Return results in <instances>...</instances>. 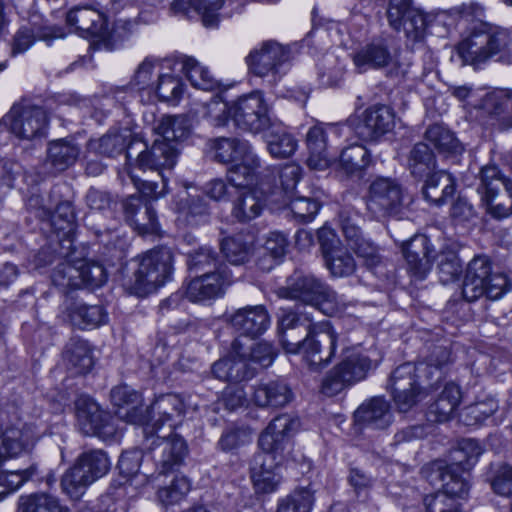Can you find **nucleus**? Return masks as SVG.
<instances>
[{
	"label": "nucleus",
	"instance_id": "f704fd0d",
	"mask_svg": "<svg viewBox=\"0 0 512 512\" xmlns=\"http://www.w3.org/2000/svg\"><path fill=\"white\" fill-rule=\"evenodd\" d=\"M422 187L424 199L436 206H442L456 191L455 179L445 171H434L426 176Z\"/></svg>",
	"mask_w": 512,
	"mask_h": 512
},
{
	"label": "nucleus",
	"instance_id": "f3484780",
	"mask_svg": "<svg viewBox=\"0 0 512 512\" xmlns=\"http://www.w3.org/2000/svg\"><path fill=\"white\" fill-rule=\"evenodd\" d=\"M386 14L390 27L403 30L412 41L421 40L431 23L430 17L414 6L413 0H390Z\"/></svg>",
	"mask_w": 512,
	"mask_h": 512
},
{
	"label": "nucleus",
	"instance_id": "6ab92c4d",
	"mask_svg": "<svg viewBox=\"0 0 512 512\" xmlns=\"http://www.w3.org/2000/svg\"><path fill=\"white\" fill-rule=\"evenodd\" d=\"M150 446V459L157 475H167L179 469L188 454L186 441L178 434L160 436L158 433Z\"/></svg>",
	"mask_w": 512,
	"mask_h": 512
},
{
	"label": "nucleus",
	"instance_id": "338daca9",
	"mask_svg": "<svg viewBox=\"0 0 512 512\" xmlns=\"http://www.w3.org/2000/svg\"><path fill=\"white\" fill-rule=\"evenodd\" d=\"M487 481L495 494L512 497V466L510 464L500 463L491 467Z\"/></svg>",
	"mask_w": 512,
	"mask_h": 512
},
{
	"label": "nucleus",
	"instance_id": "49530a36",
	"mask_svg": "<svg viewBox=\"0 0 512 512\" xmlns=\"http://www.w3.org/2000/svg\"><path fill=\"white\" fill-rule=\"evenodd\" d=\"M264 208L261 192L254 189H244L238 192L233 202L232 216L239 222L246 223L257 218Z\"/></svg>",
	"mask_w": 512,
	"mask_h": 512
},
{
	"label": "nucleus",
	"instance_id": "680f3d73",
	"mask_svg": "<svg viewBox=\"0 0 512 512\" xmlns=\"http://www.w3.org/2000/svg\"><path fill=\"white\" fill-rule=\"evenodd\" d=\"M27 444V437L20 428H0V465L7 458L21 454L26 449Z\"/></svg>",
	"mask_w": 512,
	"mask_h": 512
},
{
	"label": "nucleus",
	"instance_id": "09e8293b",
	"mask_svg": "<svg viewBox=\"0 0 512 512\" xmlns=\"http://www.w3.org/2000/svg\"><path fill=\"white\" fill-rule=\"evenodd\" d=\"M371 161V154L365 146L353 144L342 150L339 166L347 176L361 177Z\"/></svg>",
	"mask_w": 512,
	"mask_h": 512
},
{
	"label": "nucleus",
	"instance_id": "8fccbe9b",
	"mask_svg": "<svg viewBox=\"0 0 512 512\" xmlns=\"http://www.w3.org/2000/svg\"><path fill=\"white\" fill-rule=\"evenodd\" d=\"M51 226L57 232L59 237L69 243L68 249L72 246V237L76 229V215L72 203L69 201L60 202L54 211L50 212L48 218Z\"/></svg>",
	"mask_w": 512,
	"mask_h": 512
},
{
	"label": "nucleus",
	"instance_id": "79ce46f5",
	"mask_svg": "<svg viewBox=\"0 0 512 512\" xmlns=\"http://www.w3.org/2000/svg\"><path fill=\"white\" fill-rule=\"evenodd\" d=\"M253 399L258 407H283L292 401L293 392L286 382L274 380L259 384Z\"/></svg>",
	"mask_w": 512,
	"mask_h": 512
},
{
	"label": "nucleus",
	"instance_id": "4be33fe9",
	"mask_svg": "<svg viewBox=\"0 0 512 512\" xmlns=\"http://www.w3.org/2000/svg\"><path fill=\"white\" fill-rule=\"evenodd\" d=\"M66 22L73 26L81 37L95 39L104 44L110 37L105 15L90 6L72 8L67 13Z\"/></svg>",
	"mask_w": 512,
	"mask_h": 512
},
{
	"label": "nucleus",
	"instance_id": "f257e3e1",
	"mask_svg": "<svg viewBox=\"0 0 512 512\" xmlns=\"http://www.w3.org/2000/svg\"><path fill=\"white\" fill-rule=\"evenodd\" d=\"M278 333L288 353L302 355L310 371H320L335 355L337 334L328 324H314L312 317L293 309L282 310Z\"/></svg>",
	"mask_w": 512,
	"mask_h": 512
},
{
	"label": "nucleus",
	"instance_id": "39448f33",
	"mask_svg": "<svg viewBox=\"0 0 512 512\" xmlns=\"http://www.w3.org/2000/svg\"><path fill=\"white\" fill-rule=\"evenodd\" d=\"M277 295L283 299L299 301L319 310L326 316L344 313L352 302L338 295L327 283L311 273L295 270L286 279L285 286L277 289Z\"/></svg>",
	"mask_w": 512,
	"mask_h": 512
},
{
	"label": "nucleus",
	"instance_id": "c756f323",
	"mask_svg": "<svg viewBox=\"0 0 512 512\" xmlns=\"http://www.w3.org/2000/svg\"><path fill=\"white\" fill-rule=\"evenodd\" d=\"M111 401L117 407V418L128 423L141 424L147 422V415L142 408V397L139 392L128 385H120L111 390Z\"/></svg>",
	"mask_w": 512,
	"mask_h": 512
},
{
	"label": "nucleus",
	"instance_id": "a878e982",
	"mask_svg": "<svg viewBox=\"0 0 512 512\" xmlns=\"http://www.w3.org/2000/svg\"><path fill=\"white\" fill-rule=\"evenodd\" d=\"M480 109L497 130L512 129V89H496L487 93L481 99Z\"/></svg>",
	"mask_w": 512,
	"mask_h": 512
},
{
	"label": "nucleus",
	"instance_id": "6e6552de",
	"mask_svg": "<svg viewBox=\"0 0 512 512\" xmlns=\"http://www.w3.org/2000/svg\"><path fill=\"white\" fill-rule=\"evenodd\" d=\"M508 289L507 277L492 272V263L487 256H476L469 262L462 285V296L467 302H474L482 296L497 300Z\"/></svg>",
	"mask_w": 512,
	"mask_h": 512
},
{
	"label": "nucleus",
	"instance_id": "20e7f679",
	"mask_svg": "<svg viewBox=\"0 0 512 512\" xmlns=\"http://www.w3.org/2000/svg\"><path fill=\"white\" fill-rule=\"evenodd\" d=\"M465 64L479 68L490 59L502 64H512V30L486 22L476 24L457 47Z\"/></svg>",
	"mask_w": 512,
	"mask_h": 512
},
{
	"label": "nucleus",
	"instance_id": "9d476101",
	"mask_svg": "<svg viewBox=\"0 0 512 512\" xmlns=\"http://www.w3.org/2000/svg\"><path fill=\"white\" fill-rule=\"evenodd\" d=\"M223 113H228L237 128L252 134L266 130L272 123L270 108L261 92H252L225 104Z\"/></svg>",
	"mask_w": 512,
	"mask_h": 512
},
{
	"label": "nucleus",
	"instance_id": "b1692460",
	"mask_svg": "<svg viewBox=\"0 0 512 512\" xmlns=\"http://www.w3.org/2000/svg\"><path fill=\"white\" fill-rule=\"evenodd\" d=\"M402 253L408 271L417 280H423L431 270L436 250L425 234H415L402 244Z\"/></svg>",
	"mask_w": 512,
	"mask_h": 512
},
{
	"label": "nucleus",
	"instance_id": "c03bdc74",
	"mask_svg": "<svg viewBox=\"0 0 512 512\" xmlns=\"http://www.w3.org/2000/svg\"><path fill=\"white\" fill-rule=\"evenodd\" d=\"M437 159L430 146L423 142L415 143L407 155V169L418 180L424 179L436 171Z\"/></svg>",
	"mask_w": 512,
	"mask_h": 512
},
{
	"label": "nucleus",
	"instance_id": "423d86ee",
	"mask_svg": "<svg viewBox=\"0 0 512 512\" xmlns=\"http://www.w3.org/2000/svg\"><path fill=\"white\" fill-rule=\"evenodd\" d=\"M79 99L72 95H57L45 101V107L25 101L15 103L0 120L4 127L17 139L28 142H41L46 139L49 129L47 110H53V104L76 105Z\"/></svg>",
	"mask_w": 512,
	"mask_h": 512
},
{
	"label": "nucleus",
	"instance_id": "4c0bfd02",
	"mask_svg": "<svg viewBox=\"0 0 512 512\" xmlns=\"http://www.w3.org/2000/svg\"><path fill=\"white\" fill-rule=\"evenodd\" d=\"M63 359L74 374L85 375L94 365L92 348L88 341L80 337H71L63 350Z\"/></svg>",
	"mask_w": 512,
	"mask_h": 512
},
{
	"label": "nucleus",
	"instance_id": "7ed1b4c3",
	"mask_svg": "<svg viewBox=\"0 0 512 512\" xmlns=\"http://www.w3.org/2000/svg\"><path fill=\"white\" fill-rule=\"evenodd\" d=\"M186 263L192 279L188 282L185 293L192 302L219 298L234 281L229 267L210 246H200L189 252Z\"/></svg>",
	"mask_w": 512,
	"mask_h": 512
},
{
	"label": "nucleus",
	"instance_id": "0e129e2a",
	"mask_svg": "<svg viewBox=\"0 0 512 512\" xmlns=\"http://www.w3.org/2000/svg\"><path fill=\"white\" fill-rule=\"evenodd\" d=\"M221 252L233 265H243L248 262L252 246L242 236L224 238L220 243Z\"/></svg>",
	"mask_w": 512,
	"mask_h": 512
},
{
	"label": "nucleus",
	"instance_id": "c9c22d12",
	"mask_svg": "<svg viewBox=\"0 0 512 512\" xmlns=\"http://www.w3.org/2000/svg\"><path fill=\"white\" fill-rule=\"evenodd\" d=\"M353 62L360 73L369 69H381L392 62V55L383 40L372 41L358 49L353 55Z\"/></svg>",
	"mask_w": 512,
	"mask_h": 512
},
{
	"label": "nucleus",
	"instance_id": "864d4df0",
	"mask_svg": "<svg viewBox=\"0 0 512 512\" xmlns=\"http://www.w3.org/2000/svg\"><path fill=\"white\" fill-rule=\"evenodd\" d=\"M63 258L64 260L54 268L51 281L55 287L66 294L69 290L78 288V260L73 257L71 252L63 254Z\"/></svg>",
	"mask_w": 512,
	"mask_h": 512
},
{
	"label": "nucleus",
	"instance_id": "f8f14e48",
	"mask_svg": "<svg viewBox=\"0 0 512 512\" xmlns=\"http://www.w3.org/2000/svg\"><path fill=\"white\" fill-rule=\"evenodd\" d=\"M427 366L423 363L406 362L392 372L390 377V388L393 400L400 412H408L414 407L422 393V377Z\"/></svg>",
	"mask_w": 512,
	"mask_h": 512
},
{
	"label": "nucleus",
	"instance_id": "37998d69",
	"mask_svg": "<svg viewBox=\"0 0 512 512\" xmlns=\"http://www.w3.org/2000/svg\"><path fill=\"white\" fill-rule=\"evenodd\" d=\"M260 167L261 160L252 147L239 158L238 162L230 164L227 180L232 186L244 190L254 182L256 171Z\"/></svg>",
	"mask_w": 512,
	"mask_h": 512
},
{
	"label": "nucleus",
	"instance_id": "603ef678",
	"mask_svg": "<svg viewBox=\"0 0 512 512\" xmlns=\"http://www.w3.org/2000/svg\"><path fill=\"white\" fill-rule=\"evenodd\" d=\"M19 512H70L68 506L49 493L38 492L21 496L19 499Z\"/></svg>",
	"mask_w": 512,
	"mask_h": 512
},
{
	"label": "nucleus",
	"instance_id": "72a5a7b5",
	"mask_svg": "<svg viewBox=\"0 0 512 512\" xmlns=\"http://www.w3.org/2000/svg\"><path fill=\"white\" fill-rule=\"evenodd\" d=\"M223 3L224 0H174L171 9L175 14L189 19L198 15L205 27L213 28L218 26L219 10Z\"/></svg>",
	"mask_w": 512,
	"mask_h": 512
},
{
	"label": "nucleus",
	"instance_id": "2eb2a0df",
	"mask_svg": "<svg viewBox=\"0 0 512 512\" xmlns=\"http://www.w3.org/2000/svg\"><path fill=\"white\" fill-rule=\"evenodd\" d=\"M291 59V50L276 41L263 42L259 48L253 49L246 57L248 70L255 76L272 75L276 81L286 73Z\"/></svg>",
	"mask_w": 512,
	"mask_h": 512
},
{
	"label": "nucleus",
	"instance_id": "5701e85b",
	"mask_svg": "<svg viewBox=\"0 0 512 512\" xmlns=\"http://www.w3.org/2000/svg\"><path fill=\"white\" fill-rule=\"evenodd\" d=\"M318 238L325 263L334 277H349L357 268L352 254L335 241L331 230L322 228L318 231Z\"/></svg>",
	"mask_w": 512,
	"mask_h": 512
},
{
	"label": "nucleus",
	"instance_id": "774afa93",
	"mask_svg": "<svg viewBox=\"0 0 512 512\" xmlns=\"http://www.w3.org/2000/svg\"><path fill=\"white\" fill-rule=\"evenodd\" d=\"M191 483L185 476H175L171 483L157 491L158 500L165 506L175 505L185 499Z\"/></svg>",
	"mask_w": 512,
	"mask_h": 512
},
{
	"label": "nucleus",
	"instance_id": "473e14b6",
	"mask_svg": "<svg viewBox=\"0 0 512 512\" xmlns=\"http://www.w3.org/2000/svg\"><path fill=\"white\" fill-rule=\"evenodd\" d=\"M131 138V133L126 130L109 131L98 139H90L86 144V152L105 157H116L125 152L130 159V150L134 145Z\"/></svg>",
	"mask_w": 512,
	"mask_h": 512
},
{
	"label": "nucleus",
	"instance_id": "58836bf2",
	"mask_svg": "<svg viewBox=\"0 0 512 512\" xmlns=\"http://www.w3.org/2000/svg\"><path fill=\"white\" fill-rule=\"evenodd\" d=\"M175 211L179 218L188 226L198 227L210 222L211 212L207 201L200 196H178L175 200Z\"/></svg>",
	"mask_w": 512,
	"mask_h": 512
},
{
	"label": "nucleus",
	"instance_id": "ddd939ff",
	"mask_svg": "<svg viewBox=\"0 0 512 512\" xmlns=\"http://www.w3.org/2000/svg\"><path fill=\"white\" fill-rule=\"evenodd\" d=\"M75 414L79 429L85 435L109 440L118 433V418L89 396L81 395L76 399Z\"/></svg>",
	"mask_w": 512,
	"mask_h": 512
},
{
	"label": "nucleus",
	"instance_id": "bb28decb",
	"mask_svg": "<svg viewBox=\"0 0 512 512\" xmlns=\"http://www.w3.org/2000/svg\"><path fill=\"white\" fill-rule=\"evenodd\" d=\"M270 322V315L264 305L239 308L229 317V323L236 332L252 339L262 335L269 328Z\"/></svg>",
	"mask_w": 512,
	"mask_h": 512
},
{
	"label": "nucleus",
	"instance_id": "2f4dec72",
	"mask_svg": "<svg viewBox=\"0 0 512 512\" xmlns=\"http://www.w3.org/2000/svg\"><path fill=\"white\" fill-rule=\"evenodd\" d=\"M424 138L446 160L460 164L465 147L449 128L440 124L431 125L425 131Z\"/></svg>",
	"mask_w": 512,
	"mask_h": 512
},
{
	"label": "nucleus",
	"instance_id": "dca6fc26",
	"mask_svg": "<svg viewBox=\"0 0 512 512\" xmlns=\"http://www.w3.org/2000/svg\"><path fill=\"white\" fill-rule=\"evenodd\" d=\"M371 367L369 357L352 353L330 370L322 380L321 393L333 397L346 387L363 380Z\"/></svg>",
	"mask_w": 512,
	"mask_h": 512
},
{
	"label": "nucleus",
	"instance_id": "3c124183",
	"mask_svg": "<svg viewBox=\"0 0 512 512\" xmlns=\"http://www.w3.org/2000/svg\"><path fill=\"white\" fill-rule=\"evenodd\" d=\"M80 154L79 147L71 141L59 139L49 143L47 163L55 170L64 171L73 165Z\"/></svg>",
	"mask_w": 512,
	"mask_h": 512
},
{
	"label": "nucleus",
	"instance_id": "5fc2aeb1",
	"mask_svg": "<svg viewBox=\"0 0 512 512\" xmlns=\"http://www.w3.org/2000/svg\"><path fill=\"white\" fill-rule=\"evenodd\" d=\"M451 362V352L443 345H434L427 355L425 361H421L427 366L424 372L427 384L430 388H436L443 377V368Z\"/></svg>",
	"mask_w": 512,
	"mask_h": 512
},
{
	"label": "nucleus",
	"instance_id": "393cba45",
	"mask_svg": "<svg viewBox=\"0 0 512 512\" xmlns=\"http://www.w3.org/2000/svg\"><path fill=\"white\" fill-rule=\"evenodd\" d=\"M126 221L141 236L158 235L160 224L157 214L149 200L131 195L123 202Z\"/></svg>",
	"mask_w": 512,
	"mask_h": 512
},
{
	"label": "nucleus",
	"instance_id": "0eeeda50",
	"mask_svg": "<svg viewBox=\"0 0 512 512\" xmlns=\"http://www.w3.org/2000/svg\"><path fill=\"white\" fill-rule=\"evenodd\" d=\"M111 467L107 453L102 449L82 452L61 478L62 491L71 499L78 500L88 486L106 475Z\"/></svg>",
	"mask_w": 512,
	"mask_h": 512
},
{
	"label": "nucleus",
	"instance_id": "c85d7f7f",
	"mask_svg": "<svg viewBox=\"0 0 512 512\" xmlns=\"http://www.w3.org/2000/svg\"><path fill=\"white\" fill-rule=\"evenodd\" d=\"M251 148L252 145L244 139L215 137L206 141L203 153L210 161L228 166L238 162L239 158Z\"/></svg>",
	"mask_w": 512,
	"mask_h": 512
},
{
	"label": "nucleus",
	"instance_id": "a211bd4d",
	"mask_svg": "<svg viewBox=\"0 0 512 512\" xmlns=\"http://www.w3.org/2000/svg\"><path fill=\"white\" fill-rule=\"evenodd\" d=\"M185 410L186 405L179 395L169 393L158 396L145 410L147 422L142 425L145 426L144 433L147 440L157 434L166 423L172 431L181 422Z\"/></svg>",
	"mask_w": 512,
	"mask_h": 512
},
{
	"label": "nucleus",
	"instance_id": "aec40b11",
	"mask_svg": "<svg viewBox=\"0 0 512 512\" xmlns=\"http://www.w3.org/2000/svg\"><path fill=\"white\" fill-rule=\"evenodd\" d=\"M355 134L363 141L377 142L393 131L395 127L394 110L384 104H375L364 110L357 123L350 120Z\"/></svg>",
	"mask_w": 512,
	"mask_h": 512
},
{
	"label": "nucleus",
	"instance_id": "412c9836",
	"mask_svg": "<svg viewBox=\"0 0 512 512\" xmlns=\"http://www.w3.org/2000/svg\"><path fill=\"white\" fill-rule=\"evenodd\" d=\"M499 167L486 165L480 169V183L477 192L480 195L481 203L485 206L486 213L495 220H503L512 216V201L509 199L497 200L500 191Z\"/></svg>",
	"mask_w": 512,
	"mask_h": 512
},
{
	"label": "nucleus",
	"instance_id": "4468645a",
	"mask_svg": "<svg viewBox=\"0 0 512 512\" xmlns=\"http://www.w3.org/2000/svg\"><path fill=\"white\" fill-rule=\"evenodd\" d=\"M366 205L377 219L399 215L403 206L401 184L395 178L376 177L369 185Z\"/></svg>",
	"mask_w": 512,
	"mask_h": 512
},
{
	"label": "nucleus",
	"instance_id": "4d7b16f0",
	"mask_svg": "<svg viewBox=\"0 0 512 512\" xmlns=\"http://www.w3.org/2000/svg\"><path fill=\"white\" fill-rule=\"evenodd\" d=\"M345 75V64L334 54H326L318 64V82L321 87L340 86Z\"/></svg>",
	"mask_w": 512,
	"mask_h": 512
},
{
	"label": "nucleus",
	"instance_id": "f03ea898",
	"mask_svg": "<svg viewBox=\"0 0 512 512\" xmlns=\"http://www.w3.org/2000/svg\"><path fill=\"white\" fill-rule=\"evenodd\" d=\"M299 419L284 413L273 418L258 438L260 451L251 462V479L257 493L277 490L280 476L276 469L285 459L292 437L299 429Z\"/></svg>",
	"mask_w": 512,
	"mask_h": 512
},
{
	"label": "nucleus",
	"instance_id": "e2e57ef3",
	"mask_svg": "<svg viewBox=\"0 0 512 512\" xmlns=\"http://www.w3.org/2000/svg\"><path fill=\"white\" fill-rule=\"evenodd\" d=\"M38 475V466L31 464L24 469L0 470V500L19 489Z\"/></svg>",
	"mask_w": 512,
	"mask_h": 512
},
{
	"label": "nucleus",
	"instance_id": "e433bc0d",
	"mask_svg": "<svg viewBox=\"0 0 512 512\" xmlns=\"http://www.w3.org/2000/svg\"><path fill=\"white\" fill-rule=\"evenodd\" d=\"M211 373L219 380L239 383L253 378L256 369L242 356L227 357L214 362Z\"/></svg>",
	"mask_w": 512,
	"mask_h": 512
},
{
	"label": "nucleus",
	"instance_id": "69168bd1",
	"mask_svg": "<svg viewBox=\"0 0 512 512\" xmlns=\"http://www.w3.org/2000/svg\"><path fill=\"white\" fill-rule=\"evenodd\" d=\"M151 92L163 102H178L184 92V84L179 77L170 74L158 76L157 83Z\"/></svg>",
	"mask_w": 512,
	"mask_h": 512
},
{
	"label": "nucleus",
	"instance_id": "7c9ffc66",
	"mask_svg": "<svg viewBox=\"0 0 512 512\" xmlns=\"http://www.w3.org/2000/svg\"><path fill=\"white\" fill-rule=\"evenodd\" d=\"M390 403L383 396L372 397L362 403L354 412L357 425L366 428L384 430L392 423Z\"/></svg>",
	"mask_w": 512,
	"mask_h": 512
},
{
	"label": "nucleus",
	"instance_id": "bf43d9fd",
	"mask_svg": "<svg viewBox=\"0 0 512 512\" xmlns=\"http://www.w3.org/2000/svg\"><path fill=\"white\" fill-rule=\"evenodd\" d=\"M77 279L78 288L94 290L107 282L108 274L100 262L78 260Z\"/></svg>",
	"mask_w": 512,
	"mask_h": 512
},
{
	"label": "nucleus",
	"instance_id": "cd10ccee",
	"mask_svg": "<svg viewBox=\"0 0 512 512\" xmlns=\"http://www.w3.org/2000/svg\"><path fill=\"white\" fill-rule=\"evenodd\" d=\"M145 149L136 158V168L143 172L150 170L157 174L163 173V169H172L177 161L178 150L174 144L156 139L148 148L145 143L139 142Z\"/></svg>",
	"mask_w": 512,
	"mask_h": 512
},
{
	"label": "nucleus",
	"instance_id": "ea45409f",
	"mask_svg": "<svg viewBox=\"0 0 512 512\" xmlns=\"http://www.w3.org/2000/svg\"><path fill=\"white\" fill-rule=\"evenodd\" d=\"M462 398L460 387L451 382L444 386L436 400L428 407L427 416L432 422L448 421L457 410Z\"/></svg>",
	"mask_w": 512,
	"mask_h": 512
},
{
	"label": "nucleus",
	"instance_id": "13d9d810",
	"mask_svg": "<svg viewBox=\"0 0 512 512\" xmlns=\"http://www.w3.org/2000/svg\"><path fill=\"white\" fill-rule=\"evenodd\" d=\"M156 129L162 140L172 143L188 138L191 124L184 115H168L162 117Z\"/></svg>",
	"mask_w": 512,
	"mask_h": 512
},
{
	"label": "nucleus",
	"instance_id": "a19ab883",
	"mask_svg": "<svg viewBox=\"0 0 512 512\" xmlns=\"http://www.w3.org/2000/svg\"><path fill=\"white\" fill-rule=\"evenodd\" d=\"M67 314L71 324L81 330L97 328L108 321V313L100 304L73 302L67 308Z\"/></svg>",
	"mask_w": 512,
	"mask_h": 512
},
{
	"label": "nucleus",
	"instance_id": "de8ad7c7",
	"mask_svg": "<svg viewBox=\"0 0 512 512\" xmlns=\"http://www.w3.org/2000/svg\"><path fill=\"white\" fill-rule=\"evenodd\" d=\"M266 130L267 150L273 158L285 159L295 153L298 147L297 140L286 128L271 123Z\"/></svg>",
	"mask_w": 512,
	"mask_h": 512
},
{
	"label": "nucleus",
	"instance_id": "a18cd8bd",
	"mask_svg": "<svg viewBox=\"0 0 512 512\" xmlns=\"http://www.w3.org/2000/svg\"><path fill=\"white\" fill-rule=\"evenodd\" d=\"M306 144L309 152L307 165L314 170H323L328 167L329 154L324 127L320 125L311 127L306 135Z\"/></svg>",
	"mask_w": 512,
	"mask_h": 512
},
{
	"label": "nucleus",
	"instance_id": "1a4fd4ad",
	"mask_svg": "<svg viewBox=\"0 0 512 512\" xmlns=\"http://www.w3.org/2000/svg\"><path fill=\"white\" fill-rule=\"evenodd\" d=\"M174 253L167 246H157L138 257V268L134 272L135 288L142 293H151L172 280Z\"/></svg>",
	"mask_w": 512,
	"mask_h": 512
},
{
	"label": "nucleus",
	"instance_id": "052dcab7",
	"mask_svg": "<svg viewBox=\"0 0 512 512\" xmlns=\"http://www.w3.org/2000/svg\"><path fill=\"white\" fill-rule=\"evenodd\" d=\"M314 502V490L309 486L296 488L278 500L276 512H311Z\"/></svg>",
	"mask_w": 512,
	"mask_h": 512
},
{
	"label": "nucleus",
	"instance_id": "9b49d317",
	"mask_svg": "<svg viewBox=\"0 0 512 512\" xmlns=\"http://www.w3.org/2000/svg\"><path fill=\"white\" fill-rule=\"evenodd\" d=\"M339 226L347 246L363 261L364 266L374 272L382 265L379 247L362 231L361 215L353 208L343 207L338 214Z\"/></svg>",
	"mask_w": 512,
	"mask_h": 512
},
{
	"label": "nucleus",
	"instance_id": "6e6d98bb",
	"mask_svg": "<svg viewBox=\"0 0 512 512\" xmlns=\"http://www.w3.org/2000/svg\"><path fill=\"white\" fill-rule=\"evenodd\" d=\"M182 72L186 75L191 84L198 89L205 91L220 89L221 83L211 75L208 69L202 67L198 61L192 57L183 58Z\"/></svg>",
	"mask_w": 512,
	"mask_h": 512
}]
</instances>
